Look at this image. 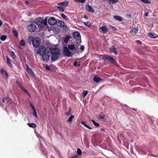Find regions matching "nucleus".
I'll return each instance as SVG.
<instances>
[{"label":"nucleus","instance_id":"obj_47","mask_svg":"<svg viewBox=\"0 0 158 158\" xmlns=\"http://www.w3.org/2000/svg\"><path fill=\"white\" fill-rule=\"evenodd\" d=\"M46 69L47 70H49L50 69L49 67L47 65H46L45 66Z\"/></svg>","mask_w":158,"mask_h":158},{"label":"nucleus","instance_id":"obj_51","mask_svg":"<svg viewBox=\"0 0 158 158\" xmlns=\"http://www.w3.org/2000/svg\"><path fill=\"white\" fill-rule=\"evenodd\" d=\"M148 13H146L145 14V15L146 16H148Z\"/></svg>","mask_w":158,"mask_h":158},{"label":"nucleus","instance_id":"obj_40","mask_svg":"<svg viewBox=\"0 0 158 158\" xmlns=\"http://www.w3.org/2000/svg\"><path fill=\"white\" fill-rule=\"evenodd\" d=\"M88 94V91H85L83 92L82 93V94L83 96V97H85L87 94Z\"/></svg>","mask_w":158,"mask_h":158},{"label":"nucleus","instance_id":"obj_48","mask_svg":"<svg viewBox=\"0 0 158 158\" xmlns=\"http://www.w3.org/2000/svg\"><path fill=\"white\" fill-rule=\"evenodd\" d=\"M77 64V61H75L74 62V66H76Z\"/></svg>","mask_w":158,"mask_h":158},{"label":"nucleus","instance_id":"obj_55","mask_svg":"<svg viewBox=\"0 0 158 158\" xmlns=\"http://www.w3.org/2000/svg\"><path fill=\"white\" fill-rule=\"evenodd\" d=\"M52 158H54V157H52Z\"/></svg>","mask_w":158,"mask_h":158},{"label":"nucleus","instance_id":"obj_49","mask_svg":"<svg viewBox=\"0 0 158 158\" xmlns=\"http://www.w3.org/2000/svg\"><path fill=\"white\" fill-rule=\"evenodd\" d=\"M137 43L139 44H141V42L139 40H137Z\"/></svg>","mask_w":158,"mask_h":158},{"label":"nucleus","instance_id":"obj_52","mask_svg":"<svg viewBox=\"0 0 158 158\" xmlns=\"http://www.w3.org/2000/svg\"><path fill=\"white\" fill-rule=\"evenodd\" d=\"M2 21L0 20V26H1V25H2Z\"/></svg>","mask_w":158,"mask_h":158},{"label":"nucleus","instance_id":"obj_3","mask_svg":"<svg viewBox=\"0 0 158 158\" xmlns=\"http://www.w3.org/2000/svg\"><path fill=\"white\" fill-rule=\"evenodd\" d=\"M50 51L52 55L51 58L52 61H55L60 57V50L57 48H51Z\"/></svg>","mask_w":158,"mask_h":158},{"label":"nucleus","instance_id":"obj_17","mask_svg":"<svg viewBox=\"0 0 158 158\" xmlns=\"http://www.w3.org/2000/svg\"><path fill=\"white\" fill-rule=\"evenodd\" d=\"M30 106L34 111V112L33 113V115L35 117H37V115L36 110L35 109L34 106L32 105V104L31 102L30 103Z\"/></svg>","mask_w":158,"mask_h":158},{"label":"nucleus","instance_id":"obj_6","mask_svg":"<svg viewBox=\"0 0 158 158\" xmlns=\"http://www.w3.org/2000/svg\"><path fill=\"white\" fill-rule=\"evenodd\" d=\"M36 26L34 24H30L28 26L27 29L28 31L30 32H34L36 29Z\"/></svg>","mask_w":158,"mask_h":158},{"label":"nucleus","instance_id":"obj_24","mask_svg":"<svg viewBox=\"0 0 158 158\" xmlns=\"http://www.w3.org/2000/svg\"><path fill=\"white\" fill-rule=\"evenodd\" d=\"M148 36L151 38H155L157 37L156 35L153 34L152 33H148Z\"/></svg>","mask_w":158,"mask_h":158},{"label":"nucleus","instance_id":"obj_18","mask_svg":"<svg viewBox=\"0 0 158 158\" xmlns=\"http://www.w3.org/2000/svg\"><path fill=\"white\" fill-rule=\"evenodd\" d=\"M107 61H110L111 63L114 64H117L115 62L114 59L112 57L110 56H109L108 57Z\"/></svg>","mask_w":158,"mask_h":158},{"label":"nucleus","instance_id":"obj_2","mask_svg":"<svg viewBox=\"0 0 158 158\" xmlns=\"http://www.w3.org/2000/svg\"><path fill=\"white\" fill-rule=\"evenodd\" d=\"M47 18L43 19L41 18H38L35 20V23L40 30H43L47 27Z\"/></svg>","mask_w":158,"mask_h":158},{"label":"nucleus","instance_id":"obj_12","mask_svg":"<svg viewBox=\"0 0 158 158\" xmlns=\"http://www.w3.org/2000/svg\"><path fill=\"white\" fill-rule=\"evenodd\" d=\"M139 29L138 28H133L130 31V33L132 35H135L138 32Z\"/></svg>","mask_w":158,"mask_h":158},{"label":"nucleus","instance_id":"obj_28","mask_svg":"<svg viewBox=\"0 0 158 158\" xmlns=\"http://www.w3.org/2000/svg\"><path fill=\"white\" fill-rule=\"evenodd\" d=\"M12 33H13L14 35L16 37H18V32L16 30H13L12 31Z\"/></svg>","mask_w":158,"mask_h":158},{"label":"nucleus","instance_id":"obj_4","mask_svg":"<svg viewBox=\"0 0 158 158\" xmlns=\"http://www.w3.org/2000/svg\"><path fill=\"white\" fill-rule=\"evenodd\" d=\"M28 42H32L33 46L35 48H38L40 44V40L37 37L33 38L32 36H30L29 38Z\"/></svg>","mask_w":158,"mask_h":158},{"label":"nucleus","instance_id":"obj_16","mask_svg":"<svg viewBox=\"0 0 158 158\" xmlns=\"http://www.w3.org/2000/svg\"><path fill=\"white\" fill-rule=\"evenodd\" d=\"M86 9L88 11L91 12H93L94 11V9L92 8L89 5H87L86 6Z\"/></svg>","mask_w":158,"mask_h":158},{"label":"nucleus","instance_id":"obj_15","mask_svg":"<svg viewBox=\"0 0 158 158\" xmlns=\"http://www.w3.org/2000/svg\"><path fill=\"white\" fill-rule=\"evenodd\" d=\"M99 118L101 119H102L103 121H107L108 120V117L105 115L102 116L99 115Z\"/></svg>","mask_w":158,"mask_h":158},{"label":"nucleus","instance_id":"obj_20","mask_svg":"<svg viewBox=\"0 0 158 158\" xmlns=\"http://www.w3.org/2000/svg\"><path fill=\"white\" fill-rule=\"evenodd\" d=\"M57 24L58 26L61 27L65 25V23L64 21L61 20H59L58 21Z\"/></svg>","mask_w":158,"mask_h":158},{"label":"nucleus","instance_id":"obj_32","mask_svg":"<svg viewBox=\"0 0 158 158\" xmlns=\"http://www.w3.org/2000/svg\"><path fill=\"white\" fill-rule=\"evenodd\" d=\"M23 91L25 92L26 93H27V94L30 96V94L28 92L27 90L23 87L22 86L20 88Z\"/></svg>","mask_w":158,"mask_h":158},{"label":"nucleus","instance_id":"obj_30","mask_svg":"<svg viewBox=\"0 0 158 158\" xmlns=\"http://www.w3.org/2000/svg\"><path fill=\"white\" fill-rule=\"evenodd\" d=\"M74 118V116L73 115H71L69 118L67 120V121L68 123H70L72 122L73 119Z\"/></svg>","mask_w":158,"mask_h":158},{"label":"nucleus","instance_id":"obj_23","mask_svg":"<svg viewBox=\"0 0 158 158\" xmlns=\"http://www.w3.org/2000/svg\"><path fill=\"white\" fill-rule=\"evenodd\" d=\"M94 81L97 83H98L102 80V79L96 77H94L93 78Z\"/></svg>","mask_w":158,"mask_h":158},{"label":"nucleus","instance_id":"obj_34","mask_svg":"<svg viewBox=\"0 0 158 158\" xmlns=\"http://www.w3.org/2000/svg\"><path fill=\"white\" fill-rule=\"evenodd\" d=\"M84 24L85 26L88 27H90L91 25V23L89 22H85L84 23Z\"/></svg>","mask_w":158,"mask_h":158},{"label":"nucleus","instance_id":"obj_54","mask_svg":"<svg viewBox=\"0 0 158 158\" xmlns=\"http://www.w3.org/2000/svg\"><path fill=\"white\" fill-rule=\"evenodd\" d=\"M86 16H84V17L85 18H86Z\"/></svg>","mask_w":158,"mask_h":158},{"label":"nucleus","instance_id":"obj_14","mask_svg":"<svg viewBox=\"0 0 158 158\" xmlns=\"http://www.w3.org/2000/svg\"><path fill=\"white\" fill-rule=\"evenodd\" d=\"M26 70L31 75L32 77H33L34 76V74L32 71V69L31 68H30L27 65V66Z\"/></svg>","mask_w":158,"mask_h":158},{"label":"nucleus","instance_id":"obj_45","mask_svg":"<svg viewBox=\"0 0 158 158\" xmlns=\"http://www.w3.org/2000/svg\"><path fill=\"white\" fill-rule=\"evenodd\" d=\"M71 111V110L69 109V111L66 113V114L67 116H69L70 114Z\"/></svg>","mask_w":158,"mask_h":158},{"label":"nucleus","instance_id":"obj_21","mask_svg":"<svg viewBox=\"0 0 158 158\" xmlns=\"http://www.w3.org/2000/svg\"><path fill=\"white\" fill-rule=\"evenodd\" d=\"M114 18L119 21H122L123 19L122 17L118 15H114Z\"/></svg>","mask_w":158,"mask_h":158},{"label":"nucleus","instance_id":"obj_8","mask_svg":"<svg viewBox=\"0 0 158 158\" xmlns=\"http://www.w3.org/2000/svg\"><path fill=\"white\" fill-rule=\"evenodd\" d=\"M48 23L50 25H53L57 23V21L54 17H51L49 18L48 20Z\"/></svg>","mask_w":158,"mask_h":158},{"label":"nucleus","instance_id":"obj_22","mask_svg":"<svg viewBox=\"0 0 158 158\" xmlns=\"http://www.w3.org/2000/svg\"><path fill=\"white\" fill-rule=\"evenodd\" d=\"M1 73H2L3 75H5L6 77L7 78L8 77V75L6 72L3 69H2L0 70Z\"/></svg>","mask_w":158,"mask_h":158},{"label":"nucleus","instance_id":"obj_36","mask_svg":"<svg viewBox=\"0 0 158 158\" xmlns=\"http://www.w3.org/2000/svg\"><path fill=\"white\" fill-rule=\"evenodd\" d=\"M61 16L64 19H65L68 20L69 19V18H68V17L65 15L63 14H60Z\"/></svg>","mask_w":158,"mask_h":158},{"label":"nucleus","instance_id":"obj_39","mask_svg":"<svg viewBox=\"0 0 158 158\" xmlns=\"http://www.w3.org/2000/svg\"><path fill=\"white\" fill-rule=\"evenodd\" d=\"M6 36L4 35L0 37V39L2 41H4L6 39Z\"/></svg>","mask_w":158,"mask_h":158},{"label":"nucleus","instance_id":"obj_27","mask_svg":"<svg viewBox=\"0 0 158 158\" xmlns=\"http://www.w3.org/2000/svg\"><path fill=\"white\" fill-rule=\"evenodd\" d=\"M81 123L85 127L89 129H92V128L91 127H90L89 126L86 124L84 122L82 121L81 122Z\"/></svg>","mask_w":158,"mask_h":158},{"label":"nucleus","instance_id":"obj_33","mask_svg":"<svg viewBox=\"0 0 158 158\" xmlns=\"http://www.w3.org/2000/svg\"><path fill=\"white\" fill-rule=\"evenodd\" d=\"M74 1L76 2L84 3L86 1V0H74Z\"/></svg>","mask_w":158,"mask_h":158},{"label":"nucleus","instance_id":"obj_50","mask_svg":"<svg viewBox=\"0 0 158 158\" xmlns=\"http://www.w3.org/2000/svg\"><path fill=\"white\" fill-rule=\"evenodd\" d=\"M25 3L26 5H27L29 3V2L28 1H26Z\"/></svg>","mask_w":158,"mask_h":158},{"label":"nucleus","instance_id":"obj_37","mask_svg":"<svg viewBox=\"0 0 158 158\" xmlns=\"http://www.w3.org/2000/svg\"><path fill=\"white\" fill-rule=\"evenodd\" d=\"M11 57L14 59H15L16 57L15 53L13 51H12L11 52Z\"/></svg>","mask_w":158,"mask_h":158},{"label":"nucleus","instance_id":"obj_13","mask_svg":"<svg viewBox=\"0 0 158 158\" xmlns=\"http://www.w3.org/2000/svg\"><path fill=\"white\" fill-rule=\"evenodd\" d=\"M6 63L8 65L12 68L13 67V65L12 61H11V60L7 56L6 57Z\"/></svg>","mask_w":158,"mask_h":158},{"label":"nucleus","instance_id":"obj_42","mask_svg":"<svg viewBox=\"0 0 158 158\" xmlns=\"http://www.w3.org/2000/svg\"><path fill=\"white\" fill-rule=\"evenodd\" d=\"M77 154L79 155H81L82 153V152H81V150L79 148H78L77 149Z\"/></svg>","mask_w":158,"mask_h":158},{"label":"nucleus","instance_id":"obj_53","mask_svg":"<svg viewBox=\"0 0 158 158\" xmlns=\"http://www.w3.org/2000/svg\"><path fill=\"white\" fill-rule=\"evenodd\" d=\"M71 158H77L76 157H71Z\"/></svg>","mask_w":158,"mask_h":158},{"label":"nucleus","instance_id":"obj_9","mask_svg":"<svg viewBox=\"0 0 158 158\" xmlns=\"http://www.w3.org/2000/svg\"><path fill=\"white\" fill-rule=\"evenodd\" d=\"M73 37L77 40H81V35L80 33L77 31L74 32L73 34Z\"/></svg>","mask_w":158,"mask_h":158},{"label":"nucleus","instance_id":"obj_41","mask_svg":"<svg viewBox=\"0 0 158 158\" xmlns=\"http://www.w3.org/2000/svg\"><path fill=\"white\" fill-rule=\"evenodd\" d=\"M140 1L145 3H150V1L148 0H140Z\"/></svg>","mask_w":158,"mask_h":158},{"label":"nucleus","instance_id":"obj_25","mask_svg":"<svg viewBox=\"0 0 158 158\" xmlns=\"http://www.w3.org/2000/svg\"><path fill=\"white\" fill-rule=\"evenodd\" d=\"M56 7L57 9L61 12H63L65 10V8L60 6H57Z\"/></svg>","mask_w":158,"mask_h":158},{"label":"nucleus","instance_id":"obj_26","mask_svg":"<svg viewBox=\"0 0 158 158\" xmlns=\"http://www.w3.org/2000/svg\"><path fill=\"white\" fill-rule=\"evenodd\" d=\"M110 4H113L118 2V0H107Z\"/></svg>","mask_w":158,"mask_h":158},{"label":"nucleus","instance_id":"obj_35","mask_svg":"<svg viewBox=\"0 0 158 158\" xmlns=\"http://www.w3.org/2000/svg\"><path fill=\"white\" fill-rule=\"evenodd\" d=\"M92 122L93 123V124L95 126L97 127H98L99 126V124L98 123H97L95 122V121L94 120H91Z\"/></svg>","mask_w":158,"mask_h":158},{"label":"nucleus","instance_id":"obj_7","mask_svg":"<svg viewBox=\"0 0 158 158\" xmlns=\"http://www.w3.org/2000/svg\"><path fill=\"white\" fill-rule=\"evenodd\" d=\"M49 53L48 52L47 53L42 56V59L43 61L44 62H47L49 59L50 56L49 55Z\"/></svg>","mask_w":158,"mask_h":158},{"label":"nucleus","instance_id":"obj_10","mask_svg":"<svg viewBox=\"0 0 158 158\" xmlns=\"http://www.w3.org/2000/svg\"><path fill=\"white\" fill-rule=\"evenodd\" d=\"M107 31V28L105 25H103L99 29V32L102 33L104 34L106 33Z\"/></svg>","mask_w":158,"mask_h":158},{"label":"nucleus","instance_id":"obj_38","mask_svg":"<svg viewBox=\"0 0 158 158\" xmlns=\"http://www.w3.org/2000/svg\"><path fill=\"white\" fill-rule=\"evenodd\" d=\"M70 37L69 36H66L64 39V41L65 43L68 42L69 40V39Z\"/></svg>","mask_w":158,"mask_h":158},{"label":"nucleus","instance_id":"obj_31","mask_svg":"<svg viewBox=\"0 0 158 158\" xmlns=\"http://www.w3.org/2000/svg\"><path fill=\"white\" fill-rule=\"evenodd\" d=\"M28 125L30 127L34 128L36 127V125L34 123H28Z\"/></svg>","mask_w":158,"mask_h":158},{"label":"nucleus","instance_id":"obj_46","mask_svg":"<svg viewBox=\"0 0 158 158\" xmlns=\"http://www.w3.org/2000/svg\"><path fill=\"white\" fill-rule=\"evenodd\" d=\"M17 85L20 88L22 86V85L20 83H18Z\"/></svg>","mask_w":158,"mask_h":158},{"label":"nucleus","instance_id":"obj_5","mask_svg":"<svg viewBox=\"0 0 158 158\" xmlns=\"http://www.w3.org/2000/svg\"><path fill=\"white\" fill-rule=\"evenodd\" d=\"M35 50L37 54H39L41 56L47 53V51L46 50L44 46H41L38 49H35Z\"/></svg>","mask_w":158,"mask_h":158},{"label":"nucleus","instance_id":"obj_1","mask_svg":"<svg viewBox=\"0 0 158 158\" xmlns=\"http://www.w3.org/2000/svg\"><path fill=\"white\" fill-rule=\"evenodd\" d=\"M77 50V47L73 44H69L68 47L64 46L63 48V53L64 56L67 57L72 56Z\"/></svg>","mask_w":158,"mask_h":158},{"label":"nucleus","instance_id":"obj_19","mask_svg":"<svg viewBox=\"0 0 158 158\" xmlns=\"http://www.w3.org/2000/svg\"><path fill=\"white\" fill-rule=\"evenodd\" d=\"M110 50L111 52H114L116 55L117 54V53L116 51V49L114 46H112L110 48Z\"/></svg>","mask_w":158,"mask_h":158},{"label":"nucleus","instance_id":"obj_44","mask_svg":"<svg viewBox=\"0 0 158 158\" xmlns=\"http://www.w3.org/2000/svg\"><path fill=\"white\" fill-rule=\"evenodd\" d=\"M80 49L82 51H83L84 50V49H85V47L84 46H82V45H81V47H80Z\"/></svg>","mask_w":158,"mask_h":158},{"label":"nucleus","instance_id":"obj_29","mask_svg":"<svg viewBox=\"0 0 158 158\" xmlns=\"http://www.w3.org/2000/svg\"><path fill=\"white\" fill-rule=\"evenodd\" d=\"M19 44L22 46H24L25 45V41L23 40H22L20 41Z\"/></svg>","mask_w":158,"mask_h":158},{"label":"nucleus","instance_id":"obj_11","mask_svg":"<svg viewBox=\"0 0 158 158\" xmlns=\"http://www.w3.org/2000/svg\"><path fill=\"white\" fill-rule=\"evenodd\" d=\"M69 3V1H64L62 2L58 3L57 4V5L60 6L65 8L68 6Z\"/></svg>","mask_w":158,"mask_h":158},{"label":"nucleus","instance_id":"obj_43","mask_svg":"<svg viewBox=\"0 0 158 158\" xmlns=\"http://www.w3.org/2000/svg\"><path fill=\"white\" fill-rule=\"evenodd\" d=\"M109 56H107L106 55H103L102 57V59H105L106 60H107L108 57Z\"/></svg>","mask_w":158,"mask_h":158}]
</instances>
